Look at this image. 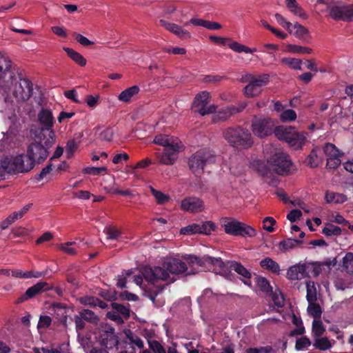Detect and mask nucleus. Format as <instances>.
<instances>
[{
  "label": "nucleus",
  "instance_id": "obj_23",
  "mask_svg": "<svg viewBox=\"0 0 353 353\" xmlns=\"http://www.w3.org/2000/svg\"><path fill=\"white\" fill-rule=\"evenodd\" d=\"M153 143L165 148L170 145L176 146V144H179L181 142L177 137L160 134L154 137Z\"/></svg>",
  "mask_w": 353,
  "mask_h": 353
},
{
  "label": "nucleus",
  "instance_id": "obj_35",
  "mask_svg": "<svg viewBox=\"0 0 353 353\" xmlns=\"http://www.w3.org/2000/svg\"><path fill=\"white\" fill-rule=\"evenodd\" d=\"M290 33L303 39H305L309 36L308 30L298 23H296L294 25L292 24V32Z\"/></svg>",
  "mask_w": 353,
  "mask_h": 353
},
{
  "label": "nucleus",
  "instance_id": "obj_16",
  "mask_svg": "<svg viewBox=\"0 0 353 353\" xmlns=\"http://www.w3.org/2000/svg\"><path fill=\"white\" fill-rule=\"evenodd\" d=\"M330 14L334 20L353 21V3L347 6H334L330 7Z\"/></svg>",
  "mask_w": 353,
  "mask_h": 353
},
{
  "label": "nucleus",
  "instance_id": "obj_48",
  "mask_svg": "<svg viewBox=\"0 0 353 353\" xmlns=\"http://www.w3.org/2000/svg\"><path fill=\"white\" fill-rule=\"evenodd\" d=\"M288 48L290 52L293 53L310 54L312 51L311 48L294 44L288 45Z\"/></svg>",
  "mask_w": 353,
  "mask_h": 353
},
{
  "label": "nucleus",
  "instance_id": "obj_62",
  "mask_svg": "<svg viewBox=\"0 0 353 353\" xmlns=\"http://www.w3.org/2000/svg\"><path fill=\"white\" fill-rule=\"evenodd\" d=\"M302 216V212L299 210H292L287 215V219L290 222H295Z\"/></svg>",
  "mask_w": 353,
  "mask_h": 353
},
{
  "label": "nucleus",
  "instance_id": "obj_24",
  "mask_svg": "<svg viewBox=\"0 0 353 353\" xmlns=\"http://www.w3.org/2000/svg\"><path fill=\"white\" fill-rule=\"evenodd\" d=\"M294 130L295 128L293 127L280 125L275 128L274 133L279 139L285 141L289 144Z\"/></svg>",
  "mask_w": 353,
  "mask_h": 353
},
{
  "label": "nucleus",
  "instance_id": "obj_19",
  "mask_svg": "<svg viewBox=\"0 0 353 353\" xmlns=\"http://www.w3.org/2000/svg\"><path fill=\"white\" fill-rule=\"evenodd\" d=\"M50 286L46 282H39L29 288L26 292L19 299L18 302L21 303L35 296L37 294H41L48 290Z\"/></svg>",
  "mask_w": 353,
  "mask_h": 353
},
{
  "label": "nucleus",
  "instance_id": "obj_54",
  "mask_svg": "<svg viewBox=\"0 0 353 353\" xmlns=\"http://www.w3.org/2000/svg\"><path fill=\"white\" fill-rule=\"evenodd\" d=\"M288 8L290 10V12H292L294 15L299 17L300 18L303 19L307 18V15L305 14L304 10L300 6H299L297 3Z\"/></svg>",
  "mask_w": 353,
  "mask_h": 353
},
{
  "label": "nucleus",
  "instance_id": "obj_15",
  "mask_svg": "<svg viewBox=\"0 0 353 353\" xmlns=\"http://www.w3.org/2000/svg\"><path fill=\"white\" fill-rule=\"evenodd\" d=\"M323 152L327 157V167L330 169L338 168L341 163V153L332 143H327L323 147Z\"/></svg>",
  "mask_w": 353,
  "mask_h": 353
},
{
  "label": "nucleus",
  "instance_id": "obj_44",
  "mask_svg": "<svg viewBox=\"0 0 353 353\" xmlns=\"http://www.w3.org/2000/svg\"><path fill=\"white\" fill-rule=\"evenodd\" d=\"M104 232L108 240H117L121 236L120 231L112 226L105 227Z\"/></svg>",
  "mask_w": 353,
  "mask_h": 353
},
{
  "label": "nucleus",
  "instance_id": "obj_47",
  "mask_svg": "<svg viewBox=\"0 0 353 353\" xmlns=\"http://www.w3.org/2000/svg\"><path fill=\"white\" fill-rule=\"evenodd\" d=\"M334 285L338 290H344L349 288L350 283L343 277L337 276L334 281Z\"/></svg>",
  "mask_w": 353,
  "mask_h": 353
},
{
  "label": "nucleus",
  "instance_id": "obj_51",
  "mask_svg": "<svg viewBox=\"0 0 353 353\" xmlns=\"http://www.w3.org/2000/svg\"><path fill=\"white\" fill-rule=\"evenodd\" d=\"M277 23L283 28H285L289 32H292V23L288 21L281 14L276 13L274 15Z\"/></svg>",
  "mask_w": 353,
  "mask_h": 353
},
{
  "label": "nucleus",
  "instance_id": "obj_25",
  "mask_svg": "<svg viewBox=\"0 0 353 353\" xmlns=\"http://www.w3.org/2000/svg\"><path fill=\"white\" fill-rule=\"evenodd\" d=\"M124 334L127 340L126 343L130 345L131 350L135 351L136 347L139 350L144 347L143 341L134 332L130 330H126L124 331Z\"/></svg>",
  "mask_w": 353,
  "mask_h": 353
},
{
  "label": "nucleus",
  "instance_id": "obj_60",
  "mask_svg": "<svg viewBox=\"0 0 353 353\" xmlns=\"http://www.w3.org/2000/svg\"><path fill=\"white\" fill-rule=\"evenodd\" d=\"M52 319L49 316H41L39 318L37 327L38 328H47L50 325Z\"/></svg>",
  "mask_w": 353,
  "mask_h": 353
},
{
  "label": "nucleus",
  "instance_id": "obj_46",
  "mask_svg": "<svg viewBox=\"0 0 353 353\" xmlns=\"http://www.w3.org/2000/svg\"><path fill=\"white\" fill-rule=\"evenodd\" d=\"M325 332L323 323L320 320L314 319L312 323V332L315 336L319 337Z\"/></svg>",
  "mask_w": 353,
  "mask_h": 353
},
{
  "label": "nucleus",
  "instance_id": "obj_45",
  "mask_svg": "<svg viewBox=\"0 0 353 353\" xmlns=\"http://www.w3.org/2000/svg\"><path fill=\"white\" fill-rule=\"evenodd\" d=\"M150 191L159 204L165 203L169 200V196L168 195L163 194L161 191L155 190L152 187H150Z\"/></svg>",
  "mask_w": 353,
  "mask_h": 353
},
{
  "label": "nucleus",
  "instance_id": "obj_34",
  "mask_svg": "<svg viewBox=\"0 0 353 353\" xmlns=\"http://www.w3.org/2000/svg\"><path fill=\"white\" fill-rule=\"evenodd\" d=\"M342 268L349 274H353V252H347L342 259Z\"/></svg>",
  "mask_w": 353,
  "mask_h": 353
},
{
  "label": "nucleus",
  "instance_id": "obj_14",
  "mask_svg": "<svg viewBox=\"0 0 353 353\" xmlns=\"http://www.w3.org/2000/svg\"><path fill=\"white\" fill-rule=\"evenodd\" d=\"M183 149L181 143L165 148L163 152H157L156 156L160 163L167 165H173L178 159L179 152Z\"/></svg>",
  "mask_w": 353,
  "mask_h": 353
},
{
  "label": "nucleus",
  "instance_id": "obj_37",
  "mask_svg": "<svg viewBox=\"0 0 353 353\" xmlns=\"http://www.w3.org/2000/svg\"><path fill=\"white\" fill-rule=\"evenodd\" d=\"M198 234L209 235L216 228V225L212 221H205L197 223Z\"/></svg>",
  "mask_w": 353,
  "mask_h": 353
},
{
  "label": "nucleus",
  "instance_id": "obj_59",
  "mask_svg": "<svg viewBox=\"0 0 353 353\" xmlns=\"http://www.w3.org/2000/svg\"><path fill=\"white\" fill-rule=\"evenodd\" d=\"M228 46L230 49L239 53L245 52V51H248V49H246V46L241 44L236 41H232V43L228 44Z\"/></svg>",
  "mask_w": 353,
  "mask_h": 353
},
{
  "label": "nucleus",
  "instance_id": "obj_12",
  "mask_svg": "<svg viewBox=\"0 0 353 353\" xmlns=\"http://www.w3.org/2000/svg\"><path fill=\"white\" fill-rule=\"evenodd\" d=\"M210 98V94L207 91H203L201 93L197 94L194 99L192 105L194 111L201 116L214 112L216 106L214 105L208 106Z\"/></svg>",
  "mask_w": 353,
  "mask_h": 353
},
{
  "label": "nucleus",
  "instance_id": "obj_9",
  "mask_svg": "<svg viewBox=\"0 0 353 353\" xmlns=\"http://www.w3.org/2000/svg\"><path fill=\"white\" fill-rule=\"evenodd\" d=\"M215 161V156L210 151L207 150H200L193 154L188 160V166L190 170L194 174L202 173L204 167L209 163Z\"/></svg>",
  "mask_w": 353,
  "mask_h": 353
},
{
  "label": "nucleus",
  "instance_id": "obj_3",
  "mask_svg": "<svg viewBox=\"0 0 353 353\" xmlns=\"http://www.w3.org/2000/svg\"><path fill=\"white\" fill-rule=\"evenodd\" d=\"M292 166V161L286 153L276 152L268 159V166L260 163L258 170L263 177H270L271 170L279 175H285L290 172Z\"/></svg>",
  "mask_w": 353,
  "mask_h": 353
},
{
  "label": "nucleus",
  "instance_id": "obj_27",
  "mask_svg": "<svg viewBox=\"0 0 353 353\" xmlns=\"http://www.w3.org/2000/svg\"><path fill=\"white\" fill-rule=\"evenodd\" d=\"M306 135L307 133L298 132L295 130L288 145L294 150L301 149L307 140Z\"/></svg>",
  "mask_w": 353,
  "mask_h": 353
},
{
  "label": "nucleus",
  "instance_id": "obj_52",
  "mask_svg": "<svg viewBox=\"0 0 353 353\" xmlns=\"http://www.w3.org/2000/svg\"><path fill=\"white\" fill-rule=\"evenodd\" d=\"M76 244L77 243L75 241H70L63 244H60L59 245V248L68 254L74 255L77 253V252L74 250V248H71V246Z\"/></svg>",
  "mask_w": 353,
  "mask_h": 353
},
{
  "label": "nucleus",
  "instance_id": "obj_55",
  "mask_svg": "<svg viewBox=\"0 0 353 353\" xmlns=\"http://www.w3.org/2000/svg\"><path fill=\"white\" fill-rule=\"evenodd\" d=\"M203 261L205 263L216 265L220 268H223L224 267V263L221 258H215L206 255L203 256Z\"/></svg>",
  "mask_w": 353,
  "mask_h": 353
},
{
  "label": "nucleus",
  "instance_id": "obj_11",
  "mask_svg": "<svg viewBox=\"0 0 353 353\" xmlns=\"http://www.w3.org/2000/svg\"><path fill=\"white\" fill-rule=\"evenodd\" d=\"M274 128V123L270 118L254 117L252 121V131L259 138H265L272 134Z\"/></svg>",
  "mask_w": 353,
  "mask_h": 353
},
{
  "label": "nucleus",
  "instance_id": "obj_42",
  "mask_svg": "<svg viewBox=\"0 0 353 353\" xmlns=\"http://www.w3.org/2000/svg\"><path fill=\"white\" fill-rule=\"evenodd\" d=\"M83 319L91 323H97L99 321V317L90 310H83L79 312Z\"/></svg>",
  "mask_w": 353,
  "mask_h": 353
},
{
  "label": "nucleus",
  "instance_id": "obj_1",
  "mask_svg": "<svg viewBox=\"0 0 353 353\" xmlns=\"http://www.w3.org/2000/svg\"><path fill=\"white\" fill-rule=\"evenodd\" d=\"M187 270L188 267L185 263L174 258L166 259L163 263L162 267H145L143 269V276L145 279L152 285L145 291V295L156 306H162L164 304V301L158 297L161 295L164 287L160 285H155V283L159 281L168 280L170 274H179L185 272Z\"/></svg>",
  "mask_w": 353,
  "mask_h": 353
},
{
  "label": "nucleus",
  "instance_id": "obj_7",
  "mask_svg": "<svg viewBox=\"0 0 353 353\" xmlns=\"http://www.w3.org/2000/svg\"><path fill=\"white\" fill-rule=\"evenodd\" d=\"M222 227L226 234L243 237H254L256 231L252 226L240 222L233 218L226 217L222 221Z\"/></svg>",
  "mask_w": 353,
  "mask_h": 353
},
{
  "label": "nucleus",
  "instance_id": "obj_21",
  "mask_svg": "<svg viewBox=\"0 0 353 353\" xmlns=\"http://www.w3.org/2000/svg\"><path fill=\"white\" fill-rule=\"evenodd\" d=\"M323 160V158L321 150L319 148L316 147L312 150L310 154L307 157L305 163L310 168H316L322 163Z\"/></svg>",
  "mask_w": 353,
  "mask_h": 353
},
{
  "label": "nucleus",
  "instance_id": "obj_32",
  "mask_svg": "<svg viewBox=\"0 0 353 353\" xmlns=\"http://www.w3.org/2000/svg\"><path fill=\"white\" fill-rule=\"evenodd\" d=\"M325 199L327 203H343L347 201L345 195L328 191L325 193Z\"/></svg>",
  "mask_w": 353,
  "mask_h": 353
},
{
  "label": "nucleus",
  "instance_id": "obj_57",
  "mask_svg": "<svg viewBox=\"0 0 353 353\" xmlns=\"http://www.w3.org/2000/svg\"><path fill=\"white\" fill-rule=\"evenodd\" d=\"M148 344L154 353H165V350L158 341H148Z\"/></svg>",
  "mask_w": 353,
  "mask_h": 353
},
{
  "label": "nucleus",
  "instance_id": "obj_49",
  "mask_svg": "<svg viewBox=\"0 0 353 353\" xmlns=\"http://www.w3.org/2000/svg\"><path fill=\"white\" fill-rule=\"evenodd\" d=\"M314 346L321 350H327L331 347V343L327 338L323 337L317 339L315 341Z\"/></svg>",
  "mask_w": 353,
  "mask_h": 353
},
{
  "label": "nucleus",
  "instance_id": "obj_39",
  "mask_svg": "<svg viewBox=\"0 0 353 353\" xmlns=\"http://www.w3.org/2000/svg\"><path fill=\"white\" fill-rule=\"evenodd\" d=\"M308 303L309 305L307 310L308 314L314 317V319L320 318L322 314L321 306L316 303V301H313Z\"/></svg>",
  "mask_w": 353,
  "mask_h": 353
},
{
  "label": "nucleus",
  "instance_id": "obj_58",
  "mask_svg": "<svg viewBox=\"0 0 353 353\" xmlns=\"http://www.w3.org/2000/svg\"><path fill=\"white\" fill-rule=\"evenodd\" d=\"M272 300L274 303L279 307H283L285 304L284 296L280 292L279 293L276 292L273 294Z\"/></svg>",
  "mask_w": 353,
  "mask_h": 353
},
{
  "label": "nucleus",
  "instance_id": "obj_6",
  "mask_svg": "<svg viewBox=\"0 0 353 353\" xmlns=\"http://www.w3.org/2000/svg\"><path fill=\"white\" fill-rule=\"evenodd\" d=\"M270 80L268 74L254 75L246 74L241 78L243 83H248L244 88V94L249 98H254L261 94L263 88L265 86Z\"/></svg>",
  "mask_w": 353,
  "mask_h": 353
},
{
  "label": "nucleus",
  "instance_id": "obj_56",
  "mask_svg": "<svg viewBox=\"0 0 353 353\" xmlns=\"http://www.w3.org/2000/svg\"><path fill=\"white\" fill-rule=\"evenodd\" d=\"M107 168L105 167H86L83 168V172L92 175H99L102 172H106Z\"/></svg>",
  "mask_w": 353,
  "mask_h": 353
},
{
  "label": "nucleus",
  "instance_id": "obj_2",
  "mask_svg": "<svg viewBox=\"0 0 353 353\" xmlns=\"http://www.w3.org/2000/svg\"><path fill=\"white\" fill-rule=\"evenodd\" d=\"M54 131L49 132V136L43 133V130H38L34 134V140L28 146L27 153L33 163H41L49 154V148L54 143Z\"/></svg>",
  "mask_w": 353,
  "mask_h": 353
},
{
  "label": "nucleus",
  "instance_id": "obj_28",
  "mask_svg": "<svg viewBox=\"0 0 353 353\" xmlns=\"http://www.w3.org/2000/svg\"><path fill=\"white\" fill-rule=\"evenodd\" d=\"M231 268L244 278V279H243V282L245 285L248 286L252 285L251 281L250 280L251 277V273L245 267H243L241 263H234L231 265Z\"/></svg>",
  "mask_w": 353,
  "mask_h": 353
},
{
  "label": "nucleus",
  "instance_id": "obj_61",
  "mask_svg": "<svg viewBox=\"0 0 353 353\" xmlns=\"http://www.w3.org/2000/svg\"><path fill=\"white\" fill-rule=\"evenodd\" d=\"M310 345V340L306 337H301L296 340V348L299 350H303Z\"/></svg>",
  "mask_w": 353,
  "mask_h": 353
},
{
  "label": "nucleus",
  "instance_id": "obj_53",
  "mask_svg": "<svg viewBox=\"0 0 353 353\" xmlns=\"http://www.w3.org/2000/svg\"><path fill=\"white\" fill-rule=\"evenodd\" d=\"M197 223H192L186 227L181 228L180 233L183 235H192L198 234Z\"/></svg>",
  "mask_w": 353,
  "mask_h": 353
},
{
  "label": "nucleus",
  "instance_id": "obj_17",
  "mask_svg": "<svg viewBox=\"0 0 353 353\" xmlns=\"http://www.w3.org/2000/svg\"><path fill=\"white\" fill-rule=\"evenodd\" d=\"M181 208L185 212L197 213L203 210L204 205L201 199L197 197H186L181 201Z\"/></svg>",
  "mask_w": 353,
  "mask_h": 353
},
{
  "label": "nucleus",
  "instance_id": "obj_31",
  "mask_svg": "<svg viewBox=\"0 0 353 353\" xmlns=\"http://www.w3.org/2000/svg\"><path fill=\"white\" fill-rule=\"evenodd\" d=\"M64 50L68 56L79 65L85 66L86 65V59L78 52L69 48H65Z\"/></svg>",
  "mask_w": 353,
  "mask_h": 353
},
{
  "label": "nucleus",
  "instance_id": "obj_64",
  "mask_svg": "<svg viewBox=\"0 0 353 353\" xmlns=\"http://www.w3.org/2000/svg\"><path fill=\"white\" fill-rule=\"evenodd\" d=\"M77 148V144L75 143L74 140H70L66 145L65 150L68 157H70L72 155L73 152Z\"/></svg>",
  "mask_w": 353,
  "mask_h": 353
},
{
  "label": "nucleus",
  "instance_id": "obj_40",
  "mask_svg": "<svg viewBox=\"0 0 353 353\" xmlns=\"http://www.w3.org/2000/svg\"><path fill=\"white\" fill-rule=\"evenodd\" d=\"M283 65H288L294 70H301L302 61L294 58H283L281 60Z\"/></svg>",
  "mask_w": 353,
  "mask_h": 353
},
{
  "label": "nucleus",
  "instance_id": "obj_43",
  "mask_svg": "<svg viewBox=\"0 0 353 353\" xmlns=\"http://www.w3.org/2000/svg\"><path fill=\"white\" fill-rule=\"evenodd\" d=\"M280 119L283 122L293 121L296 119V113L294 110L288 109L281 113Z\"/></svg>",
  "mask_w": 353,
  "mask_h": 353
},
{
  "label": "nucleus",
  "instance_id": "obj_50",
  "mask_svg": "<svg viewBox=\"0 0 353 353\" xmlns=\"http://www.w3.org/2000/svg\"><path fill=\"white\" fill-rule=\"evenodd\" d=\"M276 220L271 216H267L263 220V228L268 232H273V226L276 224Z\"/></svg>",
  "mask_w": 353,
  "mask_h": 353
},
{
  "label": "nucleus",
  "instance_id": "obj_4",
  "mask_svg": "<svg viewBox=\"0 0 353 353\" xmlns=\"http://www.w3.org/2000/svg\"><path fill=\"white\" fill-rule=\"evenodd\" d=\"M223 137L230 146L237 149H248L253 145L250 132L241 126L226 128L223 132Z\"/></svg>",
  "mask_w": 353,
  "mask_h": 353
},
{
  "label": "nucleus",
  "instance_id": "obj_20",
  "mask_svg": "<svg viewBox=\"0 0 353 353\" xmlns=\"http://www.w3.org/2000/svg\"><path fill=\"white\" fill-rule=\"evenodd\" d=\"M161 26L164 27L166 30L168 31L175 34L176 36H178L180 38H190V32L184 30L182 27L172 23H170L168 21H166L165 20H160L159 21Z\"/></svg>",
  "mask_w": 353,
  "mask_h": 353
},
{
  "label": "nucleus",
  "instance_id": "obj_26",
  "mask_svg": "<svg viewBox=\"0 0 353 353\" xmlns=\"http://www.w3.org/2000/svg\"><path fill=\"white\" fill-rule=\"evenodd\" d=\"M306 266L296 265L290 267L287 272V277L290 280H301L306 276Z\"/></svg>",
  "mask_w": 353,
  "mask_h": 353
},
{
  "label": "nucleus",
  "instance_id": "obj_5",
  "mask_svg": "<svg viewBox=\"0 0 353 353\" xmlns=\"http://www.w3.org/2000/svg\"><path fill=\"white\" fill-rule=\"evenodd\" d=\"M34 163L27 153L18 154L15 157H6L2 159V167L6 173H25L30 171Z\"/></svg>",
  "mask_w": 353,
  "mask_h": 353
},
{
  "label": "nucleus",
  "instance_id": "obj_22",
  "mask_svg": "<svg viewBox=\"0 0 353 353\" xmlns=\"http://www.w3.org/2000/svg\"><path fill=\"white\" fill-rule=\"evenodd\" d=\"M212 114H213L212 119L214 123L225 121L235 114L234 106H228L218 111L215 110Z\"/></svg>",
  "mask_w": 353,
  "mask_h": 353
},
{
  "label": "nucleus",
  "instance_id": "obj_38",
  "mask_svg": "<svg viewBox=\"0 0 353 353\" xmlns=\"http://www.w3.org/2000/svg\"><path fill=\"white\" fill-rule=\"evenodd\" d=\"M255 283L258 288L263 292L269 293L272 292L269 281L263 276H256L254 279Z\"/></svg>",
  "mask_w": 353,
  "mask_h": 353
},
{
  "label": "nucleus",
  "instance_id": "obj_8",
  "mask_svg": "<svg viewBox=\"0 0 353 353\" xmlns=\"http://www.w3.org/2000/svg\"><path fill=\"white\" fill-rule=\"evenodd\" d=\"M10 59L0 52V92L8 93L13 85L14 73Z\"/></svg>",
  "mask_w": 353,
  "mask_h": 353
},
{
  "label": "nucleus",
  "instance_id": "obj_29",
  "mask_svg": "<svg viewBox=\"0 0 353 353\" xmlns=\"http://www.w3.org/2000/svg\"><path fill=\"white\" fill-rule=\"evenodd\" d=\"M139 91L140 88L139 86L133 85L122 91L119 94L118 99L120 101L128 103L132 97L137 94Z\"/></svg>",
  "mask_w": 353,
  "mask_h": 353
},
{
  "label": "nucleus",
  "instance_id": "obj_41",
  "mask_svg": "<svg viewBox=\"0 0 353 353\" xmlns=\"http://www.w3.org/2000/svg\"><path fill=\"white\" fill-rule=\"evenodd\" d=\"M323 233L327 236H339L341 234V229L339 226L328 223L323 229Z\"/></svg>",
  "mask_w": 353,
  "mask_h": 353
},
{
  "label": "nucleus",
  "instance_id": "obj_33",
  "mask_svg": "<svg viewBox=\"0 0 353 353\" xmlns=\"http://www.w3.org/2000/svg\"><path fill=\"white\" fill-rule=\"evenodd\" d=\"M307 294L306 299L308 303L317 301V291L314 281L306 282Z\"/></svg>",
  "mask_w": 353,
  "mask_h": 353
},
{
  "label": "nucleus",
  "instance_id": "obj_18",
  "mask_svg": "<svg viewBox=\"0 0 353 353\" xmlns=\"http://www.w3.org/2000/svg\"><path fill=\"white\" fill-rule=\"evenodd\" d=\"M38 119L42 126L39 130H43V133L49 136V132L53 131L52 128L54 124V117L52 112L43 108L38 114Z\"/></svg>",
  "mask_w": 353,
  "mask_h": 353
},
{
  "label": "nucleus",
  "instance_id": "obj_10",
  "mask_svg": "<svg viewBox=\"0 0 353 353\" xmlns=\"http://www.w3.org/2000/svg\"><path fill=\"white\" fill-rule=\"evenodd\" d=\"M32 90V83L30 80L28 79H19L17 80L14 75L13 85L11 87L10 91L6 94H8L12 92L13 96L18 101H26L30 98Z\"/></svg>",
  "mask_w": 353,
  "mask_h": 353
},
{
  "label": "nucleus",
  "instance_id": "obj_13",
  "mask_svg": "<svg viewBox=\"0 0 353 353\" xmlns=\"http://www.w3.org/2000/svg\"><path fill=\"white\" fill-rule=\"evenodd\" d=\"M98 341L101 346L107 349H112L119 344V337L112 326L105 325L99 331Z\"/></svg>",
  "mask_w": 353,
  "mask_h": 353
},
{
  "label": "nucleus",
  "instance_id": "obj_36",
  "mask_svg": "<svg viewBox=\"0 0 353 353\" xmlns=\"http://www.w3.org/2000/svg\"><path fill=\"white\" fill-rule=\"evenodd\" d=\"M302 243L301 241L294 239H287L281 241L279 243V248L282 252H285L293 249L296 247V244H301Z\"/></svg>",
  "mask_w": 353,
  "mask_h": 353
},
{
  "label": "nucleus",
  "instance_id": "obj_63",
  "mask_svg": "<svg viewBox=\"0 0 353 353\" xmlns=\"http://www.w3.org/2000/svg\"><path fill=\"white\" fill-rule=\"evenodd\" d=\"M98 298L94 296H84L81 298L80 301L83 305L97 306V301Z\"/></svg>",
  "mask_w": 353,
  "mask_h": 353
},
{
  "label": "nucleus",
  "instance_id": "obj_30",
  "mask_svg": "<svg viewBox=\"0 0 353 353\" xmlns=\"http://www.w3.org/2000/svg\"><path fill=\"white\" fill-rule=\"evenodd\" d=\"M261 266L273 273L279 274L280 266L278 263L269 257H266L260 262Z\"/></svg>",
  "mask_w": 353,
  "mask_h": 353
}]
</instances>
